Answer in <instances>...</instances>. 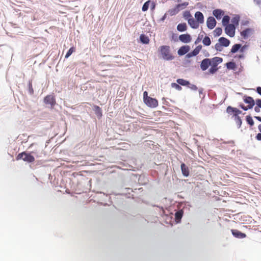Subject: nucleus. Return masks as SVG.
<instances>
[{"label": "nucleus", "instance_id": "nucleus-1", "mask_svg": "<svg viewBox=\"0 0 261 261\" xmlns=\"http://www.w3.org/2000/svg\"><path fill=\"white\" fill-rule=\"evenodd\" d=\"M159 51L161 53L162 58L165 60H172L174 58V56L171 53L169 46H161L159 48Z\"/></svg>", "mask_w": 261, "mask_h": 261}, {"label": "nucleus", "instance_id": "nucleus-2", "mask_svg": "<svg viewBox=\"0 0 261 261\" xmlns=\"http://www.w3.org/2000/svg\"><path fill=\"white\" fill-rule=\"evenodd\" d=\"M211 62V68L208 70V72L211 74H214L217 72L218 70L217 66L221 63L223 61L222 58L215 57L212 59H210Z\"/></svg>", "mask_w": 261, "mask_h": 261}, {"label": "nucleus", "instance_id": "nucleus-3", "mask_svg": "<svg viewBox=\"0 0 261 261\" xmlns=\"http://www.w3.org/2000/svg\"><path fill=\"white\" fill-rule=\"evenodd\" d=\"M244 101L246 103L248 104V105L247 106H245L244 105H240V107L245 111L252 109L255 105L254 99L250 96H244Z\"/></svg>", "mask_w": 261, "mask_h": 261}, {"label": "nucleus", "instance_id": "nucleus-4", "mask_svg": "<svg viewBox=\"0 0 261 261\" xmlns=\"http://www.w3.org/2000/svg\"><path fill=\"white\" fill-rule=\"evenodd\" d=\"M16 159L17 160L21 159L28 163H32L35 161V158L33 155L25 152L19 153L16 157Z\"/></svg>", "mask_w": 261, "mask_h": 261}, {"label": "nucleus", "instance_id": "nucleus-5", "mask_svg": "<svg viewBox=\"0 0 261 261\" xmlns=\"http://www.w3.org/2000/svg\"><path fill=\"white\" fill-rule=\"evenodd\" d=\"M144 102L148 107L150 108H156L159 105L157 99L150 97L148 98L147 99H145Z\"/></svg>", "mask_w": 261, "mask_h": 261}, {"label": "nucleus", "instance_id": "nucleus-6", "mask_svg": "<svg viewBox=\"0 0 261 261\" xmlns=\"http://www.w3.org/2000/svg\"><path fill=\"white\" fill-rule=\"evenodd\" d=\"M225 32L230 37H233L235 34V27L234 24H229L225 26Z\"/></svg>", "mask_w": 261, "mask_h": 261}, {"label": "nucleus", "instance_id": "nucleus-7", "mask_svg": "<svg viewBox=\"0 0 261 261\" xmlns=\"http://www.w3.org/2000/svg\"><path fill=\"white\" fill-rule=\"evenodd\" d=\"M44 102L45 104L50 105L53 107L55 105L56 100L54 96L48 95L44 97Z\"/></svg>", "mask_w": 261, "mask_h": 261}, {"label": "nucleus", "instance_id": "nucleus-8", "mask_svg": "<svg viewBox=\"0 0 261 261\" xmlns=\"http://www.w3.org/2000/svg\"><path fill=\"white\" fill-rule=\"evenodd\" d=\"M206 24L207 28L212 30L215 27L216 25V21L213 17H208L207 19Z\"/></svg>", "mask_w": 261, "mask_h": 261}, {"label": "nucleus", "instance_id": "nucleus-9", "mask_svg": "<svg viewBox=\"0 0 261 261\" xmlns=\"http://www.w3.org/2000/svg\"><path fill=\"white\" fill-rule=\"evenodd\" d=\"M210 66H211V62L210 59L205 58L201 61L200 68L202 71H205Z\"/></svg>", "mask_w": 261, "mask_h": 261}, {"label": "nucleus", "instance_id": "nucleus-10", "mask_svg": "<svg viewBox=\"0 0 261 261\" xmlns=\"http://www.w3.org/2000/svg\"><path fill=\"white\" fill-rule=\"evenodd\" d=\"M179 39L183 43H188L191 42L192 38L189 34H186L180 35L179 36Z\"/></svg>", "mask_w": 261, "mask_h": 261}, {"label": "nucleus", "instance_id": "nucleus-11", "mask_svg": "<svg viewBox=\"0 0 261 261\" xmlns=\"http://www.w3.org/2000/svg\"><path fill=\"white\" fill-rule=\"evenodd\" d=\"M226 112L229 114L233 113L234 114V117H236V116H238L239 114H240L242 113L241 111L236 108L231 107V106H228L227 108Z\"/></svg>", "mask_w": 261, "mask_h": 261}, {"label": "nucleus", "instance_id": "nucleus-12", "mask_svg": "<svg viewBox=\"0 0 261 261\" xmlns=\"http://www.w3.org/2000/svg\"><path fill=\"white\" fill-rule=\"evenodd\" d=\"M188 22L190 27L193 29H197L199 27V24L198 22L193 17L189 18Z\"/></svg>", "mask_w": 261, "mask_h": 261}, {"label": "nucleus", "instance_id": "nucleus-13", "mask_svg": "<svg viewBox=\"0 0 261 261\" xmlns=\"http://www.w3.org/2000/svg\"><path fill=\"white\" fill-rule=\"evenodd\" d=\"M195 17L199 24L203 23L204 22V16L203 14L199 11H197L195 14Z\"/></svg>", "mask_w": 261, "mask_h": 261}, {"label": "nucleus", "instance_id": "nucleus-14", "mask_svg": "<svg viewBox=\"0 0 261 261\" xmlns=\"http://www.w3.org/2000/svg\"><path fill=\"white\" fill-rule=\"evenodd\" d=\"M190 50V47L188 45L182 46L179 48L177 53L179 56H182L187 54Z\"/></svg>", "mask_w": 261, "mask_h": 261}, {"label": "nucleus", "instance_id": "nucleus-15", "mask_svg": "<svg viewBox=\"0 0 261 261\" xmlns=\"http://www.w3.org/2000/svg\"><path fill=\"white\" fill-rule=\"evenodd\" d=\"M231 232L232 234L236 238H244L246 237V234L242 233L238 230L232 229Z\"/></svg>", "mask_w": 261, "mask_h": 261}, {"label": "nucleus", "instance_id": "nucleus-16", "mask_svg": "<svg viewBox=\"0 0 261 261\" xmlns=\"http://www.w3.org/2000/svg\"><path fill=\"white\" fill-rule=\"evenodd\" d=\"M253 32L252 29L248 28L241 32V35L244 38L246 39Z\"/></svg>", "mask_w": 261, "mask_h": 261}, {"label": "nucleus", "instance_id": "nucleus-17", "mask_svg": "<svg viewBox=\"0 0 261 261\" xmlns=\"http://www.w3.org/2000/svg\"><path fill=\"white\" fill-rule=\"evenodd\" d=\"M181 170L183 175L187 177L189 175V170L188 167L184 163L181 164Z\"/></svg>", "mask_w": 261, "mask_h": 261}, {"label": "nucleus", "instance_id": "nucleus-18", "mask_svg": "<svg viewBox=\"0 0 261 261\" xmlns=\"http://www.w3.org/2000/svg\"><path fill=\"white\" fill-rule=\"evenodd\" d=\"M213 14L217 19H220L223 15L224 12L221 9H216L213 11Z\"/></svg>", "mask_w": 261, "mask_h": 261}, {"label": "nucleus", "instance_id": "nucleus-19", "mask_svg": "<svg viewBox=\"0 0 261 261\" xmlns=\"http://www.w3.org/2000/svg\"><path fill=\"white\" fill-rule=\"evenodd\" d=\"M219 43L223 46L227 47L229 46L230 41L225 37H221L219 39Z\"/></svg>", "mask_w": 261, "mask_h": 261}, {"label": "nucleus", "instance_id": "nucleus-20", "mask_svg": "<svg viewBox=\"0 0 261 261\" xmlns=\"http://www.w3.org/2000/svg\"><path fill=\"white\" fill-rule=\"evenodd\" d=\"M140 41L143 44H148L149 42V39L148 36L144 34H141L140 36Z\"/></svg>", "mask_w": 261, "mask_h": 261}, {"label": "nucleus", "instance_id": "nucleus-21", "mask_svg": "<svg viewBox=\"0 0 261 261\" xmlns=\"http://www.w3.org/2000/svg\"><path fill=\"white\" fill-rule=\"evenodd\" d=\"M184 214V212L182 210H179L175 214V218L176 221L178 222L180 221Z\"/></svg>", "mask_w": 261, "mask_h": 261}, {"label": "nucleus", "instance_id": "nucleus-22", "mask_svg": "<svg viewBox=\"0 0 261 261\" xmlns=\"http://www.w3.org/2000/svg\"><path fill=\"white\" fill-rule=\"evenodd\" d=\"M187 29V26L186 23H181L177 25V30L179 32H184Z\"/></svg>", "mask_w": 261, "mask_h": 261}, {"label": "nucleus", "instance_id": "nucleus-23", "mask_svg": "<svg viewBox=\"0 0 261 261\" xmlns=\"http://www.w3.org/2000/svg\"><path fill=\"white\" fill-rule=\"evenodd\" d=\"M177 83L182 86H189L190 85V83L189 81H186L182 79H177L176 81Z\"/></svg>", "mask_w": 261, "mask_h": 261}, {"label": "nucleus", "instance_id": "nucleus-24", "mask_svg": "<svg viewBox=\"0 0 261 261\" xmlns=\"http://www.w3.org/2000/svg\"><path fill=\"white\" fill-rule=\"evenodd\" d=\"M241 47L240 44H236L233 45L231 49V53L233 54L236 53Z\"/></svg>", "mask_w": 261, "mask_h": 261}, {"label": "nucleus", "instance_id": "nucleus-25", "mask_svg": "<svg viewBox=\"0 0 261 261\" xmlns=\"http://www.w3.org/2000/svg\"><path fill=\"white\" fill-rule=\"evenodd\" d=\"M202 48V45H199L196 47V48L192 51L193 55L195 56L197 55Z\"/></svg>", "mask_w": 261, "mask_h": 261}, {"label": "nucleus", "instance_id": "nucleus-26", "mask_svg": "<svg viewBox=\"0 0 261 261\" xmlns=\"http://www.w3.org/2000/svg\"><path fill=\"white\" fill-rule=\"evenodd\" d=\"M179 11L178 8L176 6L174 8L169 10L168 12L170 15L172 16L178 13Z\"/></svg>", "mask_w": 261, "mask_h": 261}, {"label": "nucleus", "instance_id": "nucleus-27", "mask_svg": "<svg viewBox=\"0 0 261 261\" xmlns=\"http://www.w3.org/2000/svg\"><path fill=\"white\" fill-rule=\"evenodd\" d=\"M230 17L228 15H225L223 17L222 19V23L223 25L224 26H226L227 25L229 24L228 23L229 22Z\"/></svg>", "mask_w": 261, "mask_h": 261}, {"label": "nucleus", "instance_id": "nucleus-28", "mask_svg": "<svg viewBox=\"0 0 261 261\" xmlns=\"http://www.w3.org/2000/svg\"><path fill=\"white\" fill-rule=\"evenodd\" d=\"M202 43L206 46H209L211 43V41L210 37L208 36H205L202 40Z\"/></svg>", "mask_w": 261, "mask_h": 261}, {"label": "nucleus", "instance_id": "nucleus-29", "mask_svg": "<svg viewBox=\"0 0 261 261\" xmlns=\"http://www.w3.org/2000/svg\"><path fill=\"white\" fill-rule=\"evenodd\" d=\"M234 120L238 128H240L242 123L241 117L239 116H236V117H234Z\"/></svg>", "mask_w": 261, "mask_h": 261}, {"label": "nucleus", "instance_id": "nucleus-30", "mask_svg": "<svg viewBox=\"0 0 261 261\" xmlns=\"http://www.w3.org/2000/svg\"><path fill=\"white\" fill-rule=\"evenodd\" d=\"M222 30L221 28H217L214 31V35L215 37L219 36L222 34Z\"/></svg>", "mask_w": 261, "mask_h": 261}, {"label": "nucleus", "instance_id": "nucleus-31", "mask_svg": "<svg viewBox=\"0 0 261 261\" xmlns=\"http://www.w3.org/2000/svg\"><path fill=\"white\" fill-rule=\"evenodd\" d=\"M226 67L229 69H234L236 67V64L233 62H229L226 63Z\"/></svg>", "mask_w": 261, "mask_h": 261}, {"label": "nucleus", "instance_id": "nucleus-32", "mask_svg": "<svg viewBox=\"0 0 261 261\" xmlns=\"http://www.w3.org/2000/svg\"><path fill=\"white\" fill-rule=\"evenodd\" d=\"M189 3L188 2H185L181 4H179L176 5V7L178 8L179 10L185 9L188 5Z\"/></svg>", "mask_w": 261, "mask_h": 261}, {"label": "nucleus", "instance_id": "nucleus-33", "mask_svg": "<svg viewBox=\"0 0 261 261\" xmlns=\"http://www.w3.org/2000/svg\"><path fill=\"white\" fill-rule=\"evenodd\" d=\"M150 3H151V1H148L144 4L142 8L143 11L145 12L148 10Z\"/></svg>", "mask_w": 261, "mask_h": 261}, {"label": "nucleus", "instance_id": "nucleus-34", "mask_svg": "<svg viewBox=\"0 0 261 261\" xmlns=\"http://www.w3.org/2000/svg\"><path fill=\"white\" fill-rule=\"evenodd\" d=\"M75 50V48L74 47H71L67 51V54L65 55V58H68L73 52Z\"/></svg>", "mask_w": 261, "mask_h": 261}, {"label": "nucleus", "instance_id": "nucleus-35", "mask_svg": "<svg viewBox=\"0 0 261 261\" xmlns=\"http://www.w3.org/2000/svg\"><path fill=\"white\" fill-rule=\"evenodd\" d=\"M246 121L247 123L250 125L253 126L254 125V121L252 118V117L250 116H247L246 118Z\"/></svg>", "mask_w": 261, "mask_h": 261}, {"label": "nucleus", "instance_id": "nucleus-36", "mask_svg": "<svg viewBox=\"0 0 261 261\" xmlns=\"http://www.w3.org/2000/svg\"><path fill=\"white\" fill-rule=\"evenodd\" d=\"M94 110L95 111L96 114L98 116H101L102 115V112L100 108L98 106H94Z\"/></svg>", "mask_w": 261, "mask_h": 261}, {"label": "nucleus", "instance_id": "nucleus-37", "mask_svg": "<svg viewBox=\"0 0 261 261\" xmlns=\"http://www.w3.org/2000/svg\"><path fill=\"white\" fill-rule=\"evenodd\" d=\"M222 45L219 42L215 44V48L217 50L221 51L222 50Z\"/></svg>", "mask_w": 261, "mask_h": 261}, {"label": "nucleus", "instance_id": "nucleus-38", "mask_svg": "<svg viewBox=\"0 0 261 261\" xmlns=\"http://www.w3.org/2000/svg\"><path fill=\"white\" fill-rule=\"evenodd\" d=\"M179 84H177L176 83H172L171 84V86L173 88H175L176 89L178 90H181L182 88L179 85Z\"/></svg>", "mask_w": 261, "mask_h": 261}, {"label": "nucleus", "instance_id": "nucleus-39", "mask_svg": "<svg viewBox=\"0 0 261 261\" xmlns=\"http://www.w3.org/2000/svg\"><path fill=\"white\" fill-rule=\"evenodd\" d=\"M189 88L192 89V90L196 91L197 90V87L196 85L193 84H191L190 83V85L189 86H187Z\"/></svg>", "mask_w": 261, "mask_h": 261}, {"label": "nucleus", "instance_id": "nucleus-40", "mask_svg": "<svg viewBox=\"0 0 261 261\" xmlns=\"http://www.w3.org/2000/svg\"><path fill=\"white\" fill-rule=\"evenodd\" d=\"M184 17L187 19H189L188 17H192L189 12H186V13H185Z\"/></svg>", "mask_w": 261, "mask_h": 261}, {"label": "nucleus", "instance_id": "nucleus-41", "mask_svg": "<svg viewBox=\"0 0 261 261\" xmlns=\"http://www.w3.org/2000/svg\"><path fill=\"white\" fill-rule=\"evenodd\" d=\"M239 17H234L232 19V22L234 23H236L237 24H238V23H239Z\"/></svg>", "mask_w": 261, "mask_h": 261}, {"label": "nucleus", "instance_id": "nucleus-42", "mask_svg": "<svg viewBox=\"0 0 261 261\" xmlns=\"http://www.w3.org/2000/svg\"><path fill=\"white\" fill-rule=\"evenodd\" d=\"M150 97L148 96V93L147 91H145L143 93V100L144 101L145 99H147L148 98Z\"/></svg>", "mask_w": 261, "mask_h": 261}, {"label": "nucleus", "instance_id": "nucleus-43", "mask_svg": "<svg viewBox=\"0 0 261 261\" xmlns=\"http://www.w3.org/2000/svg\"><path fill=\"white\" fill-rule=\"evenodd\" d=\"M256 103L257 107L261 108V99H257L256 100Z\"/></svg>", "mask_w": 261, "mask_h": 261}, {"label": "nucleus", "instance_id": "nucleus-44", "mask_svg": "<svg viewBox=\"0 0 261 261\" xmlns=\"http://www.w3.org/2000/svg\"><path fill=\"white\" fill-rule=\"evenodd\" d=\"M256 139L258 141H261V133H258L256 135Z\"/></svg>", "mask_w": 261, "mask_h": 261}, {"label": "nucleus", "instance_id": "nucleus-45", "mask_svg": "<svg viewBox=\"0 0 261 261\" xmlns=\"http://www.w3.org/2000/svg\"><path fill=\"white\" fill-rule=\"evenodd\" d=\"M256 92L261 95V87H258L256 88Z\"/></svg>", "mask_w": 261, "mask_h": 261}, {"label": "nucleus", "instance_id": "nucleus-46", "mask_svg": "<svg viewBox=\"0 0 261 261\" xmlns=\"http://www.w3.org/2000/svg\"><path fill=\"white\" fill-rule=\"evenodd\" d=\"M193 56H194V55H193V54H192V52L188 53V54H187V55H186V57L189 58H191V57H193Z\"/></svg>", "mask_w": 261, "mask_h": 261}, {"label": "nucleus", "instance_id": "nucleus-47", "mask_svg": "<svg viewBox=\"0 0 261 261\" xmlns=\"http://www.w3.org/2000/svg\"><path fill=\"white\" fill-rule=\"evenodd\" d=\"M259 108H259V107H257H257H255L254 108V110H255V112H259V111H260Z\"/></svg>", "mask_w": 261, "mask_h": 261}, {"label": "nucleus", "instance_id": "nucleus-48", "mask_svg": "<svg viewBox=\"0 0 261 261\" xmlns=\"http://www.w3.org/2000/svg\"><path fill=\"white\" fill-rule=\"evenodd\" d=\"M254 118L257 119V120L261 122V117L259 116H255Z\"/></svg>", "mask_w": 261, "mask_h": 261}, {"label": "nucleus", "instance_id": "nucleus-49", "mask_svg": "<svg viewBox=\"0 0 261 261\" xmlns=\"http://www.w3.org/2000/svg\"><path fill=\"white\" fill-rule=\"evenodd\" d=\"M258 130H259V132L261 133V124H259L258 126Z\"/></svg>", "mask_w": 261, "mask_h": 261}, {"label": "nucleus", "instance_id": "nucleus-50", "mask_svg": "<svg viewBox=\"0 0 261 261\" xmlns=\"http://www.w3.org/2000/svg\"><path fill=\"white\" fill-rule=\"evenodd\" d=\"M151 4H152V9L154 8V7H155V4H154L153 3H151Z\"/></svg>", "mask_w": 261, "mask_h": 261}, {"label": "nucleus", "instance_id": "nucleus-51", "mask_svg": "<svg viewBox=\"0 0 261 261\" xmlns=\"http://www.w3.org/2000/svg\"><path fill=\"white\" fill-rule=\"evenodd\" d=\"M198 41H198V40H197L195 41V44L197 43L198 42Z\"/></svg>", "mask_w": 261, "mask_h": 261}, {"label": "nucleus", "instance_id": "nucleus-52", "mask_svg": "<svg viewBox=\"0 0 261 261\" xmlns=\"http://www.w3.org/2000/svg\"><path fill=\"white\" fill-rule=\"evenodd\" d=\"M243 55H240V56H239V58H243Z\"/></svg>", "mask_w": 261, "mask_h": 261}, {"label": "nucleus", "instance_id": "nucleus-53", "mask_svg": "<svg viewBox=\"0 0 261 261\" xmlns=\"http://www.w3.org/2000/svg\"><path fill=\"white\" fill-rule=\"evenodd\" d=\"M205 56H206V57L209 56V54L207 53V55H205Z\"/></svg>", "mask_w": 261, "mask_h": 261}]
</instances>
